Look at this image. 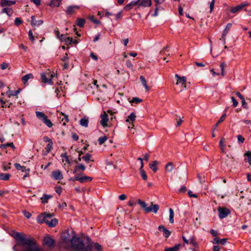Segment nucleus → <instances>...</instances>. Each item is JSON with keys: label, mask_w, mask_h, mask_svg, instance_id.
Listing matches in <instances>:
<instances>
[{"label": "nucleus", "mask_w": 251, "mask_h": 251, "mask_svg": "<svg viewBox=\"0 0 251 251\" xmlns=\"http://www.w3.org/2000/svg\"><path fill=\"white\" fill-rule=\"evenodd\" d=\"M58 247L60 250L73 249L75 251H102V246L98 243L91 242L89 237L85 241L77 237L74 234H70L69 232H64L61 234V241Z\"/></svg>", "instance_id": "1"}, {"label": "nucleus", "mask_w": 251, "mask_h": 251, "mask_svg": "<svg viewBox=\"0 0 251 251\" xmlns=\"http://www.w3.org/2000/svg\"><path fill=\"white\" fill-rule=\"evenodd\" d=\"M12 236L17 241L14 251H44L32 237L18 232H14Z\"/></svg>", "instance_id": "2"}, {"label": "nucleus", "mask_w": 251, "mask_h": 251, "mask_svg": "<svg viewBox=\"0 0 251 251\" xmlns=\"http://www.w3.org/2000/svg\"><path fill=\"white\" fill-rule=\"evenodd\" d=\"M52 215L51 214L43 213L37 217V221L39 223H46L50 227L55 226L58 221L56 219H51Z\"/></svg>", "instance_id": "3"}, {"label": "nucleus", "mask_w": 251, "mask_h": 251, "mask_svg": "<svg viewBox=\"0 0 251 251\" xmlns=\"http://www.w3.org/2000/svg\"><path fill=\"white\" fill-rule=\"evenodd\" d=\"M55 75L54 72H50V70L47 71L46 73H42L41 74L42 81L45 83L52 84V79Z\"/></svg>", "instance_id": "4"}, {"label": "nucleus", "mask_w": 251, "mask_h": 251, "mask_svg": "<svg viewBox=\"0 0 251 251\" xmlns=\"http://www.w3.org/2000/svg\"><path fill=\"white\" fill-rule=\"evenodd\" d=\"M36 117L42 121L47 126L51 127L53 126L50 120L48 119L47 116L43 112L36 111L35 112Z\"/></svg>", "instance_id": "5"}, {"label": "nucleus", "mask_w": 251, "mask_h": 251, "mask_svg": "<svg viewBox=\"0 0 251 251\" xmlns=\"http://www.w3.org/2000/svg\"><path fill=\"white\" fill-rule=\"evenodd\" d=\"M56 33L58 38H60V40L64 41L67 45L77 43V40L73 39L72 37H67L62 34L61 35V37H59V32L58 31H56Z\"/></svg>", "instance_id": "6"}, {"label": "nucleus", "mask_w": 251, "mask_h": 251, "mask_svg": "<svg viewBox=\"0 0 251 251\" xmlns=\"http://www.w3.org/2000/svg\"><path fill=\"white\" fill-rule=\"evenodd\" d=\"M175 77L177 78L176 85L180 84L183 88H186V78L185 76L180 77L178 74H176Z\"/></svg>", "instance_id": "7"}, {"label": "nucleus", "mask_w": 251, "mask_h": 251, "mask_svg": "<svg viewBox=\"0 0 251 251\" xmlns=\"http://www.w3.org/2000/svg\"><path fill=\"white\" fill-rule=\"evenodd\" d=\"M218 211L219 212V217L220 219L226 218L230 213L229 210L226 208L219 207Z\"/></svg>", "instance_id": "8"}, {"label": "nucleus", "mask_w": 251, "mask_h": 251, "mask_svg": "<svg viewBox=\"0 0 251 251\" xmlns=\"http://www.w3.org/2000/svg\"><path fill=\"white\" fill-rule=\"evenodd\" d=\"M43 244L49 248H52L54 246L55 241L50 237L46 236L43 239Z\"/></svg>", "instance_id": "9"}, {"label": "nucleus", "mask_w": 251, "mask_h": 251, "mask_svg": "<svg viewBox=\"0 0 251 251\" xmlns=\"http://www.w3.org/2000/svg\"><path fill=\"white\" fill-rule=\"evenodd\" d=\"M74 180L79 181L81 183H84L91 181L92 180V178L87 176H75L74 178Z\"/></svg>", "instance_id": "10"}, {"label": "nucleus", "mask_w": 251, "mask_h": 251, "mask_svg": "<svg viewBox=\"0 0 251 251\" xmlns=\"http://www.w3.org/2000/svg\"><path fill=\"white\" fill-rule=\"evenodd\" d=\"M80 7L78 5H71L67 7L65 12L67 15H72L75 13L76 10H78Z\"/></svg>", "instance_id": "11"}, {"label": "nucleus", "mask_w": 251, "mask_h": 251, "mask_svg": "<svg viewBox=\"0 0 251 251\" xmlns=\"http://www.w3.org/2000/svg\"><path fill=\"white\" fill-rule=\"evenodd\" d=\"M51 176L55 180H60L63 178L61 172L59 170L53 171L51 174Z\"/></svg>", "instance_id": "12"}, {"label": "nucleus", "mask_w": 251, "mask_h": 251, "mask_svg": "<svg viewBox=\"0 0 251 251\" xmlns=\"http://www.w3.org/2000/svg\"><path fill=\"white\" fill-rule=\"evenodd\" d=\"M100 123L103 127L107 126V123L108 121V115L105 112H104L100 115Z\"/></svg>", "instance_id": "13"}, {"label": "nucleus", "mask_w": 251, "mask_h": 251, "mask_svg": "<svg viewBox=\"0 0 251 251\" xmlns=\"http://www.w3.org/2000/svg\"><path fill=\"white\" fill-rule=\"evenodd\" d=\"M159 208V206L158 205L151 203V204L150 206H147V208H146L145 212L146 213L153 212L154 213H156Z\"/></svg>", "instance_id": "14"}, {"label": "nucleus", "mask_w": 251, "mask_h": 251, "mask_svg": "<svg viewBox=\"0 0 251 251\" xmlns=\"http://www.w3.org/2000/svg\"><path fill=\"white\" fill-rule=\"evenodd\" d=\"M231 25H232L231 24H228L223 32L222 38H221L220 40H223L224 44L226 43V37L230 30Z\"/></svg>", "instance_id": "15"}, {"label": "nucleus", "mask_w": 251, "mask_h": 251, "mask_svg": "<svg viewBox=\"0 0 251 251\" xmlns=\"http://www.w3.org/2000/svg\"><path fill=\"white\" fill-rule=\"evenodd\" d=\"M248 5V3L246 2H243L242 3L231 8V12L233 13H235L237 11L241 10L242 8H243L244 7Z\"/></svg>", "instance_id": "16"}, {"label": "nucleus", "mask_w": 251, "mask_h": 251, "mask_svg": "<svg viewBox=\"0 0 251 251\" xmlns=\"http://www.w3.org/2000/svg\"><path fill=\"white\" fill-rule=\"evenodd\" d=\"M31 25L32 26H38L43 24V21L42 20H36L34 16H32L31 17Z\"/></svg>", "instance_id": "17"}, {"label": "nucleus", "mask_w": 251, "mask_h": 251, "mask_svg": "<svg viewBox=\"0 0 251 251\" xmlns=\"http://www.w3.org/2000/svg\"><path fill=\"white\" fill-rule=\"evenodd\" d=\"M15 1L9 0H1L0 6L2 7H8L15 4Z\"/></svg>", "instance_id": "18"}, {"label": "nucleus", "mask_w": 251, "mask_h": 251, "mask_svg": "<svg viewBox=\"0 0 251 251\" xmlns=\"http://www.w3.org/2000/svg\"><path fill=\"white\" fill-rule=\"evenodd\" d=\"M158 230L163 232V236L166 238H168L171 234V232L166 229L164 226H158Z\"/></svg>", "instance_id": "19"}, {"label": "nucleus", "mask_w": 251, "mask_h": 251, "mask_svg": "<svg viewBox=\"0 0 251 251\" xmlns=\"http://www.w3.org/2000/svg\"><path fill=\"white\" fill-rule=\"evenodd\" d=\"M225 139L222 138L219 143L220 150L223 153H226V144Z\"/></svg>", "instance_id": "20"}, {"label": "nucleus", "mask_w": 251, "mask_h": 251, "mask_svg": "<svg viewBox=\"0 0 251 251\" xmlns=\"http://www.w3.org/2000/svg\"><path fill=\"white\" fill-rule=\"evenodd\" d=\"M14 166L16 168V169L18 170H21L22 172H30V169L29 168L26 169V168L25 166H22L19 163H15L14 164Z\"/></svg>", "instance_id": "21"}, {"label": "nucleus", "mask_w": 251, "mask_h": 251, "mask_svg": "<svg viewBox=\"0 0 251 251\" xmlns=\"http://www.w3.org/2000/svg\"><path fill=\"white\" fill-rule=\"evenodd\" d=\"M33 78V75L32 74H28L22 77V80L24 84L26 83L28 80L32 79Z\"/></svg>", "instance_id": "22"}, {"label": "nucleus", "mask_w": 251, "mask_h": 251, "mask_svg": "<svg viewBox=\"0 0 251 251\" xmlns=\"http://www.w3.org/2000/svg\"><path fill=\"white\" fill-rule=\"evenodd\" d=\"M20 89L16 91L9 90L6 92V94L8 96V98H10L11 96H16L18 94L20 93Z\"/></svg>", "instance_id": "23"}, {"label": "nucleus", "mask_w": 251, "mask_h": 251, "mask_svg": "<svg viewBox=\"0 0 251 251\" xmlns=\"http://www.w3.org/2000/svg\"><path fill=\"white\" fill-rule=\"evenodd\" d=\"M158 164V162L157 161H153L151 162L149 164V167L155 173L157 170L158 168L157 167V165Z\"/></svg>", "instance_id": "24"}, {"label": "nucleus", "mask_w": 251, "mask_h": 251, "mask_svg": "<svg viewBox=\"0 0 251 251\" xmlns=\"http://www.w3.org/2000/svg\"><path fill=\"white\" fill-rule=\"evenodd\" d=\"M136 118L135 114L134 112H132L130 114V115L127 117L126 122H128L129 123H132L135 121Z\"/></svg>", "instance_id": "25"}, {"label": "nucleus", "mask_w": 251, "mask_h": 251, "mask_svg": "<svg viewBox=\"0 0 251 251\" xmlns=\"http://www.w3.org/2000/svg\"><path fill=\"white\" fill-rule=\"evenodd\" d=\"M59 118L61 119V121L63 122V125H65L66 123L69 122L68 116L63 113H61Z\"/></svg>", "instance_id": "26"}, {"label": "nucleus", "mask_w": 251, "mask_h": 251, "mask_svg": "<svg viewBox=\"0 0 251 251\" xmlns=\"http://www.w3.org/2000/svg\"><path fill=\"white\" fill-rule=\"evenodd\" d=\"M1 13H5L7 15L11 16V15H12V14L13 13V11L12 9H11V8L6 7L2 10Z\"/></svg>", "instance_id": "27"}, {"label": "nucleus", "mask_w": 251, "mask_h": 251, "mask_svg": "<svg viewBox=\"0 0 251 251\" xmlns=\"http://www.w3.org/2000/svg\"><path fill=\"white\" fill-rule=\"evenodd\" d=\"M52 198V195H47V194H44L43 197L41 198V201L42 203H46L48 202V200L50 199H51Z\"/></svg>", "instance_id": "28"}, {"label": "nucleus", "mask_w": 251, "mask_h": 251, "mask_svg": "<svg viewBox=\"0 0 251 251\" xmlns=\"http://www.w3.org/2000/svg\"><path fill=\"white\" fill-rule=\"evenodd\" d=\"M140 80H141V82L142 85L145 87V89L147 91L149 90V87L148 86L147 81H146V79L145 78V77L141 75L140 76Z\"/></svg>", "instance_id": "29"}, {"label": "nucleus", "mask_w": 251, "mask_h": 251, "mask_svg": "<svg viewBox=\"0 0 251 251\" xmlns=\"http://www.w3.org/2000/svg\"><path fill=\"white\" fill-rule=\"evenodd\" d=\"M79 124L81 126L87 127L88 126V119L86 118L81 119Z\"/></svg>", "instance_id": "30"}, {"label": "nucleus", "mask_w": 251, "mask_h": 251, "mask_svg": "<svg viewBox=\"0 0 251 251\" xmlns=\"http://www.w3.org/2000/svg\"><path fill=\"white\" fill-rule=\"evenodd\" d=\"M181 246V245L180 244H178L173 247L166 249L165 251H178Z\"/></svg>", "instance_id": "31"}, {"label": "nucleus", "mask_w": 251, "mask_h": 251, "mask_svg": "<svg viewBox=\"0 0 251 251\" xmlns=\"http://www.w3.org/2000/svg\"><path fill=\"white\" fill-rule=\"evenodd\" d=\"M85 23V20L84 19L78 18L76 20V24L78 26L82 27L84 26Z\"/></svg>", "instance_id": "32"}, {"label": "nucleus", "mask_w": 251, "mask_h": 251, "mask_svg": "<svg viewBox=\"0 0 251 251\" xmlns=\"http://www.w3.org/2000/svg\"><path fill=\"white\" fill-rule=\"evenodd\" d=\"M174 169V166L172 162H169L165 166V171L168 172H172Z\"/></svg>", "instance_id": "33"}, {"label": "nucleus", "mask_w": 251, "mask_h": 251, "mask_svg": "<svg viewBox=\"0 0 251 251\" xmlns=\"http://www.w3.org/2000/svg\"><path fill=\"white\" fill-rule=\"evenodd\" d=\"M86 169L85 166L83 164H79L77 166H76L75 167L74 171L73 172L74 173H76L78 172V170H81L82 171H84Z\"/></svg>", "instance_id": "34"}, {"label": "nucleus", "mask_w": 251, "mask_h": 251, "mask_svg": "<svg viewBox=\"0 0 251 251\" xmlns=\"http://www.w3.org/2000/svg\"><path fill=\"white\" fill-rule=\"evenodd\" d=\"M10 174L5 173H0V179L3 180H7L10 178Z\"/></svg>", "instance_id": "35"}, {"label": "nucleus", "mask_w": 251, "mask_h": 251, "mask_svg": "<svg viewBox=\"0 0 251 251\" xmlns=\"http://www.w3.org/2000/svg\"><path fill=\"white\" fill-rule=\"evenodd\" d=\"M174 213L172 208L169 209V221L170 223L173 224L174 223Z\"/></svg>", "instance_id": "36"}, {"label": "nucleus", "mask_w": 251, "mask_h": 251, "mask_svg": "<svg viewBox=\"0 0 251 251\" xmlns=\"http://www.w3.org/2000/svg\"><path fill=\"white\" fill-rule=\"evenodd\" d=\"M151 4V0H142L140 5H142L144 6H150Z\"/></svg>", "instance_id": "37"}, {"label": "nucleus", "mask_w": 251, "mask_h": 251, "mask_svg": "<svg viewBox=\"0 0 251 251\" xmlns=\"http://www.w3.org/2000/svg\"><path fill=\"white\" fill-rule=\"evenodd\" d=\"M52 145H53L52 142H50V143H48L46 147H45L46 154L49 153L51 151V150L52 149Z\"/></svg>", "instance_id": "38"}, {"label": "nucleus", "mask_w": 251, "mask_h": 251, "mask_svg": "<svg viewBox=\"0 0 251 251\" xmlns=\"http://www.w3.org/2000/svg\"><path fill=\"white\" fill-rule=\"evenodd\" d=\"M138 203L140 205L142 208L146 211V209L147 208V204L144 201H142L140 200H138Z\"/></svg>", "instance_id": "39"}, {"label": "nucleus", "mask_w": 251, "mask_h": 251, "mask_svg": "<svg viewBox=\"0 0 251 251\" xmlns=\"http://www.w3.org/2000/svg\"><path fill=\"white\" fill-rule=\"evenodd\" d=\"M244 156L247 157L248 162L251 165V151H248L244 154Z\"/></svg>", "instance_id": "40"}, {"label": "nucleus", "mask_w": 251, "mask_h": 251, "mask_svg": "<svg viewBox=\"0 0 251 251\" xmlns=\"http://www.w3.org/2000/svg\"><path fill=\"white\" fill-rule=\"evenodd\" d=\"M140 174L142 179L144 180H147L148 177L145 171L143 169L140 170Z\"/></svg>", "instance_id": "41"}, {"label": "nucleus", "mask_w": 251, "mask_h": 251, "mask_svg": "<svg viewBox=\"0 0 251 251\" xmlns=\"http://www.w3.org/2000/svg\"><path fill=\"white\" fill-rule=\"evenodd\" d=\"M61 0H54L50 2V6H59Z\"/></svg>", "instance_id": "42"}, {"label": "nucleus", "mask_w": 251, "mask_h": 251, "mask_svg": "<svg viewBox=\"0 0 251 251\" xmlns=\"http://www.w3.org/2000/svg\"><path fill=\"white\" fill-rule=\"evenodd\" d=\"M226 64L223 62L220 64V68L221 70V75L223 76H224L225 75V68L226 67Z\"/></svg>", "instance_id": "43"}, {"label": "nucleus", "mask_w": 251, "mask_h": 251, "mask_svg": "<svg viewBox=\"0 0 251 251\" xmlns=\"http://www.w3.org/2000/svg\"><path fill=\"white\" fill-rule=\"evenodd\" d=\"M107 140V138L106 136L100 137L99 138L98 141L100 145H102Z\"/></svg>", "instance_id": "44"}, {"label": "nucleus", "mask_w": 251, "mask_h": 251, "mask_svg": "<svg viewBox=\"0 0 251 251\" xmlns=\"http://www.w3.org/2000/svg\"><path fill=\"white\" fill-rule=\"evenodd\" d=\"M91 155L89 153H87L85 154V155L83 156L82 158L85 161L87 162H88L90 160Z\"/></svg>", "instance_id": "45"}, {"label": "nucleus", "mask_w": 251, "mask_h": 251, "mask_svg": "<svg viewBox=\"0 0 251 251\" xmlns=\"http://www.w3.org/2000/svg\"><path fill=\"white\" fill-rule=\"evenodd\" d=\"M137 3H138V1L132 2L128 4L127 5H126V9H131L132 8V6L136 5V4H137Z\"/></svg>", "instance_id": "46"}, {"label": "nucleus", "mask_w": 251, "mask_h": 251, "mask_svg": "<svg viewBox=\"0 0 251 251\" xmlns=\"http://www.w3.org/2000/svg\"><path fill=\"white\" fill-rule=\"evenodd\" d=\"M226 117V114H223L221 117L220 118L219 121L218 122V123L215 125V127H217L219 125V124L224 121L225 119V118Z\"/></svg>", "instance_id": "47"}, {"label": "nucleus", "mask_w": 251, "mask_h": 251, "mask_svg": "<svg viewBox=\"0 0 251 251\" xmlns=\"http://www.w3.org/2000/svg\"><path fill=\"white\" fill-rule=\"evenodd\" d=\"M9 67V64L3 62L0 65V68L1 70H5Z\"/></svg>", "instance_id": "48"}, {"label": "nucleus", "mask_w": 251, "mask_h": 251, "mask_svg": "<svg viewBox=\"0 0 251 251\" xmlns=\"http://www.w3.org/2000/svg\"><path fill=\"white\" fill-rule=\"evenodd\" d=\"M89 19L96 25H98L100 23V21L95 19L93 16L90 17Z\"/></svg>", "instance_id": "49"}, {"label": "nucleus", "mask_w": 251, "mask_h": 251, "mask_svg": "<svg viewBox=\"0 0 251 251\" xmlns=\"http://www.w3.org/2000/svg\"><path fill=\"white\" fill-rule=\"evenodd\" d=\"M142 101V100L137 97H134L132 98V100H131V102H135V103H139Z\"/></svg>", "instance_id": "50"}, {"label": "nucleus", "mask_w": 251, "mask_h": 251, "mask_svg": "<svg viewBox=\"0 0 251 251\" xmlns=\"http://www.w3.org/2000/svg\"><path fill=\"white\" fill-rule=\"evenodd\" d=\"M237 140L239 143H243L245 141L244 138L241 135H238L237 136Z\"/></svg>", "instance_id": "51"}, {"label": "nucleus", "mask_w": 251, "mask_h": 251, "mask_svg": "<svg viewBox=\"0 0 251 251\" xmlns=\"http://www.w3.org/2000/svg\"><path fill=\"white\" fill-rule=\"evenodd\" d=\"M28 37L29 40H31L32 42L34 41L35 39L31 30H29L28 32Z\"/></svg>", "instance_id": "52"}, {"label": "nucleus", "mask_w": 251, "mask_h": 251, "mask_svg": "<svg viewBox=\"0 0 251 251\" xmlns=\"http://www.w3.org/2000/svg\"><path fill=\"white\" fill-rule=\"evenodd\" d=\"M231 100H232V101L233 102V107H236L237 106V105H238V101L236 100L233 97H232L231 98Z\"/></svg>", "instance_id": "53"}, {"label": "nucleus", "mask_w": 251, "mask_h": 251, "mask_svg": "<svg viewBox=\"0 0 251 251\" xmlns=\"http://www.w3.org/2000/svg\"><path fill=\"white\" fill-rule=\"evenodd\" d=\"M215 4V0H212L210 3V12H212L214 9V6Z\"/></svg>", "instance_id": "54"}, {"label": "nucleus", "mask_w": 251, "mask_h": 251, "mask_svg": "<svg viewBox=\"0 0 251 251\" xmlns=\"http://www.w3.org/2000/svg\"><path fill=\"white\" fill-rule=\"evenodd\" d=\"M55 192L58 194V195H60L61 192H62V188L61 187L59 186V187H55Z\"/></svg>", "instance_id": "55"}, {"label": "nucleus", "mask_w": 251, "mask_h": 251, "mask_svg": "<svg viewBox=\"0 0 251 251\" xmlns=\"http://www.w3.org/2000/svg\"><path fill=\"white\" fill-rule=\"evenodd\" d=\"M190 242L189 243L192 245L194 247H196L197 246V243L195 240L192 237L189 239Z\"/></svg>", "instance_id": "56"}, {"label": "nucleus", "mask_w": 251, "mask_h": 251, "mask_svg": "<svg viewBox=\"0 0 251 251\" xmlns=\"http://www.w3.org/2000/svg\"><path fill=\"white\" fill-rule=\"evenodd\" d=\"M0 102L2 104V107H9L10 106V105L12 104L11 103H10L9 104V105L7 104L6 102L5 101H4V100H0Z\"/></svg>", "instance_id": "57"}, {"label": "nucleus", "mask_w": 251, "mask_h": 251, "mask_svg": "<svg viewBox=\"0 0 251 251\" xmlns=\"http://www.w3.org/2000/svg\"><path fill=\"white\" fill-rule=\"evenodd\" d=\"M24 216L27 219L30 218L31 216V214L29 212L26 211H24Z\"/></svg>", "instance_id": "58"}, {"label": "nucleus", "mask_w": 251, "mask_h": 251, "mask_svg": "<svg viewBox=\"0 0 251 251\" xmlns=\"http://www.w3.org/2000/svg\"><path fill=\"white\" fill-rule=\"evenodd\" d=\"M43 141L45 142H48V143H50V142H52L51 139L49 138L48 136H45L43 138Z\"/></svg>", "instance_id": "59"}, {"label": "nucleus", "mask_w": 251, "mask_h": 251, "mask_svg": "<svg viewBox=\"0 0 251 251\" xmlns=\"http://www.w3.org/2000/svg\"><path fill=\"white\" fill-rule=\"evenodd\" d=\"M22 23V20H21L19 18H16L15 20V24L17 25H18L20 24H21Z\"/></svg>", "instance_id": "60"}, {"label": "nucleus", "mask_w": 251, "mask_h": 251, "mask_svg": "<svg viewBox=\"0 0 251 251\" xmlns=\"http://www.w3.org/2000/svg\"><path fill=\"white\" fill-rule=\"evenodd\" d=\"M122 17V12H118L116 15H115V18L116 20H118L120 19H121Z\"/></svg>", "instance_id": "61"}, {"label": "nucleus", "mask_w": 251, "mask_h": 251, "mask_svg": "<svg viewBox=\"0 0 251 251\" xmlns=\"http://www.w3.org/2000/svg\"><path fill=\"white\" fill-rule=\"evenodd\" d=\"M186 191V187L184 186H181V188L178 190L179 192H180V193H183V192H185Z\"/></svg>", "instance_id": "62"}, {"label": "nucleus", "mask_w": 251, "mask_h": 251, "mask_svg": "<svg viewBox=\"0 0 251 251\" xmlns=\"http://www.w3.org/2000/svg\"><path fill=\"white\" fill-rule=\"evenodd\" d=\"M220 239L219 238H217V237H216L214 239L212 243L213 244H218L220 243Z\"/></svg>", "instance_id": "63"}, {"label": "nucleus", "mask_w": 251, "mask_h": 251, "mask_svg": "<svg viewBox=\"0 0 251 251\" xmlns=\"http://www.w3.org/2000/svg\"><path fill=\"white\" fill-rule=\"evenodd\" d=\"M220 247L219 246H215L213 248V251H220Z\"/></svg>", "instance_id": "64"}]
</instances>
